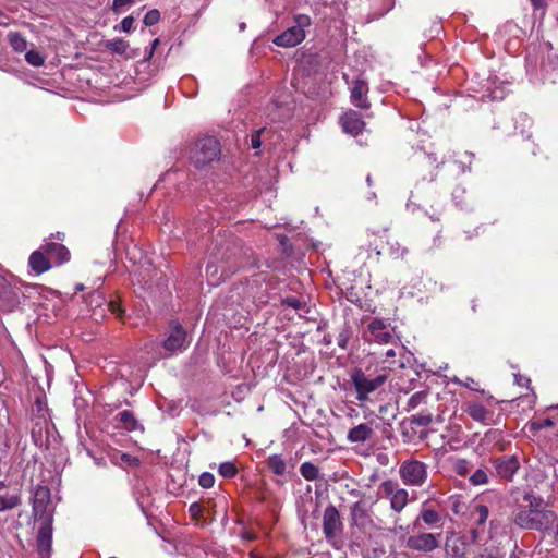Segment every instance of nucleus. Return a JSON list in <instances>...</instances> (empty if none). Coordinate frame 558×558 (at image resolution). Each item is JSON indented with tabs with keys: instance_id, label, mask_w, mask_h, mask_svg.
Masks as SVG:
<instances>
[{
	"instance_id": "nucleus-1",
	"label": "nucleus",
	"mask_w": 558,
	"mask_h": 558,
	"mask_svg": "<svg viewBox=\"0 0 558 558\" xmlns=\"http://www.w3.org/2000/svg\"><path fill=\"white\" fill-rule=\"evenodd\" d=\"M362 337L369 344L404 349L400 337L395 332V328L380 318H373L363 330Z\"/></svg>"
},
{
	"instance_id": "nucleus-2",
	"label": "nucleus",
	"mask_w": 558,
	"mask_h": 558,
	"mask_svg": "<svg viewBox=\"0 0 558 558\" xmlns=\"http://www.w3.org/2000/svg\"><path fill=\"white\" fill-rule=\"evenodd\" d=\"M221 155L219 141L214 136H203L195 141L190 148L189 158L195 168H204L218 161Z\"/></svg>"
},
{
	"instance_id": "nucleus-3",
	"label": "nucleus",
	"mask_w": 558,
	"mask_h": 558,
	"mask_svg": "<svg viewBox=\"0 0 558 558\" xmlns=\"http://www.w3.org/2000/svg\"><path fill=\"white\" fill-rule=\"evenodd\" d=\"M34 515L39 517L37 533V551L40 558H50L52 543V517L46 513V506L36 498L33 505Z\"/></svg>"
},
{
	"instance_id": "nucleus-4",
	"label": "nucleus",
	"mask_w": 558,
	"mask_h": 558,
	"mask_svg": "<svg viewBox=\"0 0 558 558\" xmlns=\"http://www.w3.org/2000/svg\"><path fill=\"white\" fill-rule=\"evenodd\" d=\"M350 378L356 392V399L360 402H366L372 400V395L383 388L388 376L386 374H378L373 377L365 374L361 368H355L351 373Z\"/></svg>"
},
{
	"instance_id": "nucleus-5",
	"label": "nucleus",
	"mask_w": 558,
	"mask_h": 558,
	"mask_svg": "<svg viewBox=\"0 0 558 558\" xmlns=\"http://www.w3.org/2000/svg\"><path fill=\"white\" fill-rule=\"evenodd\" d=\"M399 476L405 486L422 487L428 478V466L416 459H407L399 466Z\"/></svg>"
},
{
	"instance_id": "nucleus-6",
	"label": "nucleus",
	"mask_w": 558,
	"mask_h": 558,
	"mask_svg": "<svg viewBox=\"0 0 558 558\" xmlns=\"http://www.w3.org/2000/svg\"><path fill=\"white\" fill-rule=\"evenodd\" d=\"M295 25L289 27L274 39V44L279 47H295L305 38L304 28L311 25L308 15L299 14L294 17Z\"/></svg>"
},
{
	"instance_id": "nucleus-7",
	"label": "nucleus",
	"mask_w": 558,
	"mask_h": 558,
	"mask_svg": "<svg viewBox=\"0 0 558 558\" xmlns=\"http://www.w3.org/2000/svg\"><path fill=\"white\" fill-rule=\"evenodd\" d=\"M343 524L337 508L329 505L324 510L323 532L328 542H332L342 532Z\"/></svg>"
},
{
	"instance_id": "nucleus-8",
	"label": "nucleus",
	"mask_w": 558,
	"mask_h": 558,
	"mask_svg": "<svg viewBox=\"0 0 558 558\" xmlns=\"http://www.w3.org/2000/svg\"><path fill=\"white\" fill-rule=\"evenodd\" d=\"M441 533H418L416 535H412L407 541V546L412 550L417 551H433L440 547Z\"/></svg>"
},
{
	"instance_id": "nucleus-9",
	"label": "nucleus",
	"mask_w": 558,
	"mask_h": 558,
	"mask_svg": "<svg viewBox=\"0 0 558 558\" xmlns=\"http://www.w3.org/2000/svg\"><path fill=\"white\" fill-rule=\"evenodd\" d=\"M496 475L506 481H512L520 469V461L517 456H502L492 460Z\"/></svg>"
},
{
	"instance_id": "nucleus-10",
	"label": "nucleus",
	"mask_w": 558,
	"mask_h": 558,
	"mask_svg": "<svg viewBox=\"0 0 558 558\" xmlns=\"http://www.w3.org/2000/svg\"><path fill=\"white\" fill-rule=\"evenodd\" d=\"M169 335L163 341V348L170 353L181 352L186 349V332L178 322L169 325Z\"/></svg>"
},
{
	"instance_id": "nucleus-11",
	"label": "nucleus",
	"mask_w": 558,
	"mask_h": 558,
	"mask_svg": "<svg viewBox=\"0 0 558 558\" xmlns=\"http://www.w3.org/2000/svg\"><path fill=\"white\" fill-rule=\"evenodd\" d=\"M19 304V289L7 281L0 287V312H12Z\"/></svg>"
},
{
	"instance_id": "nucleus-12",
	"label": "nucleus",
	"mask_w": 558,
	"mask_h": 558,
	"mask_svg": "<svg viewBox=\"0 0 558 558\" xmlns=\"http://www.w3.org/2000/svg\"><path fill=\"white\" fill-rule=\"evenodd\" d=\"M340 123L342 130L352 136H357L365 128V122L361 114L355 110H349L343 113L340 118Z\"/></svg>"
},
{
	"instance_id": "nucleus-13",
	"label": "nucleus",
	"mask_w": 558,
	"mask_h": 558,
	"mask_svg": "<svg viewBox=\"0 0 558 558\" xmlns=\"http://www.w3.org/2000/svg\"><path fill=\"white\" fill-rule=\"evenodd\" d=\"M463 410L474 421L486 425L489 424V421L492 420L494 414L483 403L476 400L466 401L463 404Z\"/></svg>"
},
{
	"instance_id": "nucleus-14",
	"label": "nucleus",
	"mask_w": 558,
	"mask_h": 558,
	"mask_svg": "<svg viewBox=\"0 0 558 558\" xmlns=\"http://www.w3.org/2000/svg\"><path fill=\"white\" fill-rule=\"evenodd\" d=\"M514 381L520 387H525L527 392L518 397L514 401L518 402V407H522L523 410H532L536 402V393L530 388L531 380L529 377L523 375H515Z\"/></svg>"
},
{
	"instance_id": "nucleus-15",
	"label": "nucleus",
	"mask_w": 558,
	"mask_h": 558,
	"mask_svg": "<svg viewBox=\"0 0 558 558\" xmlns=\"http://www.w3.org/2000/svg\"><path fill=\"white\" fill-rule=\"evenodd\" d=\"M41 247L46 252L50 262L54 265H62L70 260V252L63 244L57 242H45L41 244Z\"/></svg>"
},
{
	"instance_id": "nucleus-16",
	"label": "nucleus",
	"mask_w": 558,
	"mask_h": 558,
	"mask_svg": "<svg viewBox=\"0 0 558 558\" xmlns=\"http://www.w3.org/2000/svg\"><path fill=\"white\" fill-rule=\"evenodd\" d=\"M368 93V85L364 80L357 78L353 82L351 88V101L352 104L360 109H368L371 107V102L368 101L366 95Z\"/></svg>"
},
{
	"instance_id": "nucleus-17",
	"label": "nucleus",
	"mask_w": 558,
	"mask_h": 558,
	"mask_svg": "<svg viewBox=\"0 0 558 558\" xmlns=\"http://www.w3.org/2000/svg\"><path fill=\"white\" fill-rule=\"evenodd\" d=\"M534 530L549 531L557 520V515L549 509H533Z\"/></svg>"
},
{
	"instance_id": "nucleus-18",
	"label": "nucleus",
	"mask_w": 558,
	"mask_h": 558,
	"mask_svg": "<svg viewBox=\"0 0 558 558\" xmlns=\"http://www.w3.org/2000/svg\"><path fill=\"white\" fill-rule=\"evenodd\" d=\"M28 266L37 275H41L51 268V262L41 246L31 254Z\"/></svg>"
},
{
	"instance_id": "nucleus-19",
	"label": "nucleus",
	"mask_w": 558,
	"mask_h": 558,
	"mask_svg": "<svg viewBox=\"0 0 558 558\" xmlns=\"http://www.w3.org/2000/svg\"><path fill=\"white\" fill-rule=\"evenodd\" d=\"M374 435V429L366 423L352 427L347 435L350 442H365Z\"/></svg>"
},
{
	"instance_id": "nucleus-20",
	"label": "nucleus",
	"mask_w": 558,
	"mask_h": 558,
	"mask_svg": "<svg viewBox=\"0 0 558 558\" xmlns=\"http://www.w3.org/2000/svg\"><path fill=\"white\" fill-rule=\"evenodd\" d=\"M116 421L120 424L121 427L129 432L136 430L140 425L134 414L129 410L119 412L116 416Z\"/></svg>"
},
{
	"instance_id": "nucleus-21",
	"label": "nucleus",
	"mask_w": 558,
	"mask_h": 558,
	"mask_svg": "<svg viewBox=\"0 0 558 558\" xmlns=\"http://www.w3.org/2000/svg\"><path fill=\"white\" fill-rule=\"evenodd\" d=\"M351 520L354 525H363L367 518L366 505L363 501H356L352 505L351 509Z\"/></svg>"
},
{
	"instance_id": "nucleus-22",
	"label": "nucleus",
	"mask_w": 558,
	"mask_h": 558,
	"mask_svg": "<svg viewBox=\"0 0 558 558\" xmlns=\"http://www.w3.org/2000/svg\"><path fill=\"white\" fill-rule=\"evenodd\" d=\"M266 464L276 475L282 476L287 472V461L281 454H271L267 458Z\"/></svg>"
},
{
	"instance_id": "nucleus-23",
	"label": "nucleus",
	"mask_w": 558,
	"mask_h": 558,
	"mask_svg": "<svg viewBox=\"0 0 558 558\" xmlns=\"http://www.w3.org/2000/svg\"><path fill=\"white\" fill-rule=\"evenodd\" d=\"M390 501V508L397 512L400 513L408 505L409 502V493L404 488H399L393 496L389 499Z\"/></svg>"
},
{
	"instance_id": "nucleus-24",
	"label": "nucleus",
	"mask_w": 558,
	"mask_h": 558,
	"mask_svg": "<svg viewBox=\"0 0 558 558\" xmlns=\"http://www.w3.org/2000/svg\"><path fill=\"white\" fill-rule=\"evenodd\" d=\"M420 521H422L427 526H437L441 521V515L434 509L423 508L416 519V523Z\"/></svg>"
},
{
	"instance_id": "nucleus-25",
	"label": "nucleus",
	"mask_w": 558,
	"mask_h": 558,
	"mask_svg": "<svg viewBox=\"0 0 558 558\" xmlns=\"http://www.w3.org/2000/svg\"><path fill=\"white\" fill-rule=\"evenodd\" d=\"M513 522L520 529L534 530L533 509L519 511L514 514Z\"/></svg>"
},
{
	"instance_id": "nucleus-26",
	"label": "nucleus",
	"mask_w": 558,
	"mask_h": 558,
	"mask_svg": "<svg viewBox=\"0 0 558 558\" xmlns=\"http://www.w3.org/2000/svg\"><path fill=\"white\" fill-rule=\"evenodd\" d=\"M488 514V507L481 502H475L471 510V518L475 520L477 526H483L486 523Z\"/></svg>"
},
{
	"instance_id": "nucleus-27",
	"label": "nucleus",
	"mask_w": 558,
	"mask_h": 558,
	"mask_svg": "<svg viewBox=\"0 0 558 558\" xmlns=\"http://www.w3.org/2000/svg\"><path fill=\"white\" fill-rule=\"evenodd\" d=\"M386 245L388 246L389 255L395 259H404L409 254V250L402 246L398 241H390L386 239Z\"/></svg>"
},
{
	"instance_id": "nucleus-28",
	"label": "nucleus",
	"mask_w": 558,
	"mask_h": 558,
	"mask_svg": "<svg viewBox=\"0 0 558 558\" xmlns=\"http://www.w3.org/2000/svg\"><path fill=\"white\" fill-rule=\"evenodd\" d=\"M386 233L384 232L383 234L379 232L378 234H375V233H368L367 234V250L368 251H374L376 253V255H380L381 254V250L384 248L383 247V243H384V239H386Z\"/></svg>"
},
{
	"instance_id": "nucleus-29",
	"label": "nucleus",
	"mask_w": 558,
	"mask_h": 558,
	"mask_svg": "<svg viewBox=\"0 0 558 558\" xmlns=\"http://www.w3.org/2000/svg\"><path fill=\"white\" fill-rule=\"evenodd\" d=\"M8 40L12 49L16 52H23L27 49V41L25 37L17 32L9 33Z\"/></svg>"
},
{
	"instance_id": "nucleus-30",
	"label": "nucleus",
	"mask_w": 558,
	"mask_h": 558,
	"mask_svg": "<svg viewBox=\"0 0 558 558\" xmlns=\"http://www.w3.org/2000/svg\"><path fill=\"white\" fill-rule=\"evenodd\" d=\"M106 49L117 54H124L129 48V43L122 38H114L105 43Z\"/></svg>"
},
{
	"instance_id": "nucleus-31",
	"label": "nucleus",
	"mask_w": 558,
	"mask_h": 558,
	"mask_svg": "<svg viewBox=\"0 0 558 558\" xmlns=\"http://www.w3.org/2000/svg\"><path fill=\"white\" fill-rule=\"evenodd\" d=\"M111 461L117 465L136 466L140 464V460L129 453L116 452L111 456Z\"/></svg>"
},
{
	"instance_id": "nucleus-32",
	"label": "nucleus",
	"mask_w": 558,
	"mask_h": 558,
	"mask_svg": "<svg viewBox=\"0 0 558 558\" xmlns=\"http://www.w3.org/2000/svg\"><path fill=\"white\" fill-rule=\"evenodd\" d=\"M300 473L306 481H315L319 476V469L312 462H303Z\"/></svg>"
},
{
	"instance_id": "nucleus-33",
	"label": "nucleus",
	"mask_w": 558,
	"mask_h": 558,
	"mask_svg": "<svg viewBox=\"0 0 558 558\" xmlns=\"http://www.w3.org/2000/svg\"><path fill=\"white\" fill-rule=\"evenodd\" d=\"M427 396H428L427 391H424V390L413 393L408 400L407 411L414 410L417 407H420L421 404L426 403Z\"/></svg>"
},
{
	"instance_id": "nucleus-34",
	"label": "nucleus",
	"mask_w": 558,
	"mask_h": 558,
	"mask_svg": "<svg viewBox=\"0 0 558 558\" xmlns=\"http://www.w3.org/2000/svg\"><path fill=\"white\" fill-rule=\"evenodd\" d=\"M556 416L555 415H551L549 413V415L547 417H544V418H537L535 420L534 422H532L531 424V428L534 429V430H542L544 428H551L556 425Z\"/></svg>"
},
{
	"instance_id": "nucleus-35",
	"label": "nucleus",
	"mask_w": 558,
	"mask_h": 558,
	"mask_svg": "<svg viewBox=\"0 0 558 558\" xmlns=\"http://www.w3.org/2000/svg\"><path fill=\"white\" fill-rule=\"evenodd\" d=\"M410 421L416 426L426 427L433 422V414L429 412H421L412 415Z\"/></svg>"
},
{
	"instance_id": "nucleus-36",
	"label": "nucleus",
	"mask_w": 558,
	"mask_h": 558,
	"mask_svg": "<svg viewBox=\"0 0 558 558\" xmlns=\"http://www.w3.org/2000/svg\"><path fill=\"white\" fill-rule=\"evenodd\" d=\"M218 472L221 476L226 478H232L238 474V468L233 462H222L219 468Z\"/></svg>"
},
{
	"instance_id": "nucleus-37",
	"label": "nucleus",
	"mask_w": 558,
	"mask_h": 558,
	"mask_svg": "<svg viewBox=\"0 0 558 558\" xmlns=\"http://www.w3.org/2000/svg\"><path fill=\"white\" fill-rule=\"evenodd\" d=\"M20 505V498L14 495L0 496V511L13 509Z\"/></svg>"
},
{
	"instance_id": "nucleus-38",
	"label": "nucleus",
	"mask_w": 558,
	"mask_h": 558,
	"mask_svg": "<svg viewBox=\"0 0 558 558\" xmlns=\"http://www.w3.org/2000/svg\"><path fill=\"white\" fill-rule=\"evenodd\" d=\"M470 482L474 486L484 485L488 483V474L484 469H477L471 476Z\"/></svg>"
},
{
	"instance_id": "nucleus-39",
	"label": "nucleus",
	"mask_w": 558,
	"mask_h": 558,
	"mask_svg": "<svg viewBox=\"0 0 558 558\" xmlns=\"http://www.w3.org/2000/svg\"><path fill=\"white\" fill-rule=\"evenodd\" d=\"M471 463L465 459H457L453 462V471L461 476H465L471 471Z\"/></svg>"
},
{
	"instance_id": "nucleus-40",
	"label": "nucleus",
	"mask_w": 558,
	"mask_h": 558,
	"mask_svg": "<svg viewBox=\"0 0 558 558\" xmlns=\"http://www.w3.org/2000/svg\"><path fill=\"white\" fill-rule=\"evenodd\" d=\"M25 60L33 66H41L45 63V58L36 50H29L25 54Z\"/></svg>"
},
{
	"instance_id": "nucleus-41",
	"label": "nucleus",
	"mask_w": 558,
	"mask_h": 558,
	"mask_svg": "<svg viewBox=\"0 0 558 558\" xmlns=\"http://www.w3.org/2000/svg\"><path fill=\"white\" fill-rule=\"evenodd\" d=\"M398 487H397V484L391 481V480H386L384 481L380 486H379V490L383 493V495L387 498H391V496H393V494H396V492H398Z\"/></svg>"
},
{
	"instance_id": "nucleus-42",
	"label": "nucleus",
	"mask_w": 558,
	"mask_h": 558,
	"mask_svg": "<svg viewBox=\"0 0 558 558\" xmlns=\"http://www.w3.org/2000/svg\"><path fill=\"white\" fill-rule=\"evenodd\" d=\"M160 20V12L156 9L148 11L144 16V24L146 26H153L157 24Z\"/></svg>"
},
{
	"instance_id": "nucleus-43",
	"label": "nucleus",
	"mask_w": 558,
	"mask_h": 558,
	"mask_svg": "<svg viewBox=\"0 0 558 558\" xmlns=\"http://www.w3.org/2000/svg\"><path fill=\"white\" fill-rule=\"evenodd\" d=\"M198 483L203 488H211L215 484V477L211 473L205 472L201 474Z\"/></svg>"
},
{
	"instance_id": "nucleus-44",
	"label": "nucleus",
	"mask_w": 558,
	"mask_h": 558,
	"mask_svg": "<svg viewBox=\"0 0 558 558\" xmlns=\"http://www.w3.org/2000/svg\"><path fill=\"white\" fill-rule=\"evenodd\" d=\"M134 3V0H113L111 10L114 13H121L125 7H130Z\"/></svg>"
},
{
	"instance_id": "nucleus-45",
	"label": "nucleus",
	"mask_w": 558,
	"mask_h": 558,
	"mask_svg": "<svg viewBox=\"0 0 558 558\" xmlns=\"http://www.w3.org/2000/svg\"><path fill=\"white\" fill-rule=\"evenodd\" d=\"M109 311L118 318H122V315L124 313V310L122 308L121 304L118 301H110L107 304Z\"/></svg>"
},
{
	"instance_id": "nucleus-46",
	"label": "nucleus",
	"mask_w": 558,
	"mask_h": 558,
	"mask_svg": "<svg viewBox=\"0 0 558 558\" xmlns=\"http://www.w3.org/2000/svg\"><path fill=\"white\" fill-rule=\"evenodd\" d=\"M134 28V17L133 16H126L121 21L120 29L125 33L132 32Z\"/></svg>"
},
{
	"instance_id": "nucleus-47",
	"label": "nucleus",
	"mask_w": 558,
	"mask_h": 558,
	"mask_svg": "<svg viewBox=\"0 0 558 558\" xmlns=\"http://www.w3.org/2000/svg\"><path fill=\"white\" fill-rule=\"evenodd\" d=\"M264 131H265V128H262L252 134V136H251L252 148L258 149L260 147V145H262L260 135Z\"/></svg>"
},
{
	"instance_id": "nucleus-48",
	"label": "nucleus",
	"mask_w": 558,
	"mask_h": 558,
	"mask_svg": "<svg viewBox=\"0 0 558 558\" xmlns=\"http://www.w3.org/2000/svg\"><path fill=\"white\" fill-rule=\"evenodd\" d=\"M445 550L450 556H458L459 555V547L454 544L451 545V537L447 536L446 543H445Z\"/></svg>"
},
{
	"instance_id": "nucleus-49",
	"label": "nucleus",
	"mask_w": 558,
	"mask_h": 558,
	"mask_svg": "<svg viewBox=\"0 0 558 558\" xmlns=\"http://www.w3.org/2000/svg\"><path fill=\"white\" fill-rule=\"evenodd\" d=\"M191 515L194 518V519H198L203 515V507L201 504L198 502H193L191 506H190V509H189Z\"/></svg>"
},
{
	"instance_id": "nucleus-50",
	"label": "nucleus",
	"mask_w": 558,
	"mask_h": 558,
	"mask_svg": "<svg viewBox=\"0 0 558 558\" xmlns=\"http://www.w3.org/2000/svg\"><path fill=\"white\" fill-rule=\"evenodd\" d=\"M451 510L454 514H460L463 511V504L461 502L459 497L451 498Z\"/></svg>"
},
{
	"instance_id": "nucleus-51",
	"label": "nucleus",
	"mask_w": 558,
	"mask_h": 558,
	"mask_svg": "<svg viewBox=\"0 0 558 558\" xmlns=\"http://www.w3.org/2000/svg\"><path fill=\"white\" fill-rule=\"evenodd\" d=\"M403 349L391 347L385 352V360L384 362H390L391 359L396 357L398 354V351H402Z\"/></svg>"
},
{
	"instance_id": "nucleus-52",
	"label": "nucleus",
	"mask_w": 558,
	"mask_h": 558,
	"mask_svg": "<svg viewBox=\"0 0 558 558\" xmlns=\"http://www.w3.org/2000/svg\"><path fill=\"white\" fill-rule=\"evenodd\" d=\"M88 299L90 300V304L95 303L96 306L102 304V302L105 301L104 296L98 291H94L93 293H90Z\"/></svg>"
},
{
	"instance_id": "nucleus-53",
	"label": "nucleus",
	"mask_w": 558,
	"mask_h": 558,
	"mask_svg": "<svg viewBox=\"0 0 558 558\" xmlns=\"http://www.w3.org/2000/svg\"><path fill=\"white\" fill-rule=\"evenodd\" d=\"M284 303H286L288 306H290V307H292V308H295V310L300 308V307H301V305H302V302H301L298 298H294V296L287 298V299L284 300Z\"/></svg>"
},
{
	"instance_id": "nucleus-54",
	"label": "nucleus",
	"mask_w": 558,
	"mask_h": 558,
	"mask_svg": "<svg viewBox=\"0 0 558 558\" xmlns=\"http://www.w3.org/2000/svg\"><path fill=\"white\" fill-rule=\"evenodd\" d=\"M461 385L472 390H477V388L475 387L477 386V383L473 378H466V380L461 383Z\"/></svg>"
},
{
	"instance_id": "nucleus-55",
	"label": "nucleus",
	"mask_w": 558,
	"mask_h": 558,
	"mask_svg": "<svg viewBox=\"0 0 558 558\" xmlns=\"http://www.w3.org/2000/svg\"><path fill=\"white\" fill-rule=\"evenodd\" d=\"M532 2V4L536 8V9H541V8H544L545 4H546V0H530Z\"/></svg>"
},
{
	"instance_id": "nucleus-56",
	"label": "nucleus",
	"mask_w": 558,
	"mask_h": 558,
	"mask_svg": "<svg viewBox=\"0 0 558 558\" xmlns=\"http://www.w3.org/2000/svg\"><path fill=\"white\" fill-rule=\"evenodd\" d=\"M547 411L551 414V415H555L556 416V422L558 421V404L557 405H553V407H549L547 409Z\"/></svg>"
},
{
	"instance_id": "nucleus-57",
	"label": "nucleus",
	"mask_w": 558,
	"mask_h": 558,
	"mask_svg": "<svg viewBox=\"0 0 558 558\" xmlns=\"http://www.w3.org/2000/svg\"><path fill=\"white\" fill-rule=\"evenodd\" d=\"M477 558H498V557L492 553L484 551V553H481L477 556Z\"/></svg>"
},
{
	"instance_id": "nucleus-58",
	"label": "nucleus",
	"mask_w": 558,
	"mask_h": 558,
	"mask_svg": "<svg viewBox=\"0 0 558 558\" xmlns=\"http://www.w3.org/2000/svg\"><path fill=\"white\" fill-rule=\"evenodd\" d=\"M159 45V39H155L151 44V49H150V52H149V57L153 56L154 53V50L156 49V47Z\"/></svg>"
},
{
	"instance_id": "nucleus-59",
	"label": "nucleus",
	"mask_w": 558,
	"mask_h": 558,
	"mask_svg": "<svg viewBox=\"0 0 558 558\" xmlns=\"http://www.w3.org/2000/svg\"><path fill=\"white\" fill-rule=\"evenodd\" d=\"M244 537H245L246 539H248V541H253V539L255 538V536H254L253 534H251V533H245V534H244Z\"/></svg>"
},
{
	"instance_id": "nucleus-60",
	"label": "nucleus",
	"mask_w": 558,
	"mask_h": 558,
	"mask_svg": "<svg viewBox=\"0 0 558 558\" xmlns=\"http://www.w3.org/2000/svg\"><path fill=\"white\" fill-rule=\"evenodd\" d=\"M7 281H8V279L5 277H3L2 275H0V287L2 284H4Z\"/></svg>"
},
{
	"instance_id": "nucleus-61",
	"label": "nucleus",
	"mask_w": 558,
	"mask_h": 558,
	"mask_svg": "<svg viewBox=\"0 0 558 558\" xmlns=\"http://www.w3.org/2000/svg\"><path fill=\"white\" fill-rule=\"evenodd\" d=\"M84 289V286L83 284H77L76 288H75V291H81Z\"/></svg>"
},
{
	"instance_id": "nucleus-62",
	"label": "nucleus",
	"mask_w": 558,
	"mask_h": 558,
	"mask_svg": "<svg viewBox=\"0 0 558 558\" xmlns=\"http://www.w3.org/2000/svg\"><path fill=\"white\" fill-rule=\"evenodd\" d=\"M366 181H367L368 185H372V177L371 175H367Z\"/></svg>"
},
{
	"instance_id": "nucleus-63",
	"label": "nucleus",
	"mask_w": 558,
	"mask_h": 558,
	"mask_svg": "<svg viewBox=\"0 0 558 558\" xmlns=\"http://www.w3.org/2000/svg\"><path fill=\"white\" fill-rule=\"evenodd\" d=\"M509 558H520L517 554L512 553Z\"/></svg>"
},
{
	"instance_id": "nucleus-64",
	"label": "nucleus",
	"mask_w": 558,
	"mask_h": 558,
	"mask_svg": "<svg viewBox=\"0 0 558 558\" xmlns=\"http://www.w3.org/2000/svg\"><path fill=\"white\" fill-rule=\"evenodd\" d=\"M472 534H473V539H476V532L473 531Z\"/></svg>"
}]
</instances>
